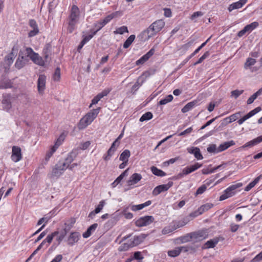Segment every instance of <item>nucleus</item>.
<instances>
[{
    "mask_svg": "<svg viewBox=\"0 0 262 262\" xmlns=\"http://www.w3.org/2000/svg\"><path fill=\"white\" fill-rule=\"evenodd\" d=\"M155 52V49L154 48H151L146 54L142 56L139 59L136 61V65L138 66L144 63L154 54Z\"/></svg>",
    "mask_w": 262,
    "mask_h": 262,
    "instance_id": "14",
    "label": "nucleus"
},
{
    "mask_svg": "<svg viewBox=\"0 0 262 262\" xmlns=\"http://www.w3.org/2000/svg\"><path fill=\"white\" fill-rule=\"evenodd\" d=\"M192 241L198 242L201 241L207 237V234L203 231H198L191 232Z\"/></svg>",
    "mask_w": 262,
    "mask_h": 262,
    "instance_id": "11",
    "label": "nucleus"
},
{
    "mask_svg": "<svg viewBox=\"0 0 262 262\" xmlns=\"http://www.w3.org/2000/svg\"><path fill=\"white\" fill-rule=\"evenodd\" d=\"M130 156V151L128 149H125L121 154L119 160L122 161L128 162Z\"/></svg>",
    "mask_w": 262,
    "mask_h": 262,
    "instance_id": "34",
    "label": "nucleus"
},
{
    "mask_svg": "<svg viewBox=\"0 0 262 262\" xmlns=\"http://www.w3.org/2000/svg\"><path fill=\"white\" fill-rule=\"evenodd\" d=\"M26 52L28 56H29L30 59H31L34 63L40 66H44L45 62H47L45 58L43 59L42 57L39 56L38 54L34 52L31 48H26Z\"/></svg>",
    "mask_w": 262,
    "mask_h": 262,
    "instance_id": "5",
    "label": "nucleus"
},
{
    "mask_svg": "<svg viewBox=\"0 0 262 262\" xmlns=\"http://www.w3.org/2000/svg\"><path fill=\"white\" fill-rule=\"evenodd\" d=\"M173 96L172 95H168L165 97V98L161 99L159 102L160 105H165L168 102H171L173 99Z\"/></svg>",
    "mask_w": 262,
    "mask_h": 262,
    "instance_id": "44",
    "label": "nucleus"
},
{
    "mask_svg": "<svg viewBox=\"0 0 262 262\" xmlns=\"http://www.w3.org/2000/svg\"><path fill=\"white\" fill-rule=\"evenodd\" d=\"M118 146L112 143L111 147L107 150L106 154L103 156V159L105 161H108L111 159V157L114 154Z\"/></svg>",
    "mask_w": 262,
    "mask_h": 262,
    "instance_id": "19",
    "label": "nucleus"
},
{
    "mask_svg": "<svg viewBox=\"0 0 262 262\" xmlns=\"http://www.w3.org/2000/svg\"><path fill=\"white\" fill-rule=\"evenodd\" d=\"M262 177V175H260L258 177H256L253 181L250 182L245 188V190L246 191H248L251 190L253 187H254L256 184L259 181L260 178Z\"/></svg>",
    "mask_w": 262,
    "mask_h": 262,
    "instance_id": "31",
    "label": "nucleus"
},
{
    "mask_svg": "<svg viewBox=\"0 0 262 262\" xmlns=\"http://www.w3.org/2000/svg\"><path fill=\"white\" fill-rule=\"evenodd\" d=\"M151 201L149 200L145 202L144 203L139 204V205H134L131 206L132 210L134 211H137L138 210H140L144 208L147 207L151 205Z\"/></svg>",
    "mask_w": 262,
    "mask_h": 262,
    "instance_id": "26",
    "label": "nucleus"
},
{
    "mask_svg": "<svg viewBox=\"0 0 262 262\" xmlns=\"http://www.w3.org/2000/svg\"><path fill=\"white\" fill-rule=\"evenodd\" d=\"M262 142V135L260 136H259L253 140L248 142L246 144H245L243 146H242V148H244L248 147H252L260 142Z\"/></svg>",
    "mask_w": 262,
    "mask_h": 262,
    "instance_id": "23",
    "label": "nucleus"
},
{
    "mask_svg": "<svg viewBox=\"0 0 262 262\" xmlns=\"http://www.w3.org/2000/svg\"><path fill=\"white\" fill-rule=\"evenodd\" d=\"M207 189V186L205 185H202L196 190L195 195H198L203 193Z\"/></svg>",
    "mask_w": 262,
    "mask_h": 262,
    "instance_id": "55",
    "label": "nucleus"
},
{
    "mask_svg": "<svg viewBox=\"0 0 262 262\" xmlns=\"http://www.w3.org/2000/svg\"><path fill=\"white\" fill-rule=\"evenodd\" d=\"M244 92V90H235L231 92V97L237 99Z\"/></svg>",
    "mask_w": 262,
    "mask_h": 262,
    "instance_id": "51",
    "label": "nucleus"
},
{
    "mask_svg": "<svg viewBox=\"0 0 262 262\" xmlns=\"http://www.w3.org/2000/svg\"><path fill=\"white\" fill-rule=\"evenodd\" d=\"M173 184V182L169 181L166 184H162L156 187L152 191V194L155 196L159 194L162 192L168 190Z\"/></svg>",
    "mask_w": 262,
    "mask_h": 262,
    "instance_id": "8",
    "label": "nucleus"
},
{
    "mask_svg": "<svg viewBox=\"0 0 262 262\" xmlns=\"http://www.w3.org/2000/svg\"><path fill=\"white\" fill-rule=\"evenodd\" d=\"M118 12H114L110 15H108L106 17H105L103 19L101 20V21L106 25L107 23H108L113 18L117 16L118 14Z\"/></svg>",
    "mask_w": 262,
    "mask_h": 262,
    "instance_id": "40",
    "label": "nucleus"
},
{
    "mask_svg": "<svg viewBox=\"0 0 262 262\" xmlns=\"http://www.w3.org/2000/svg\"><path fill=\"white\" fill-rule=\"evenodd\" d=\"M100 107L93 109L91 112L87 113L84 116L86 117L91 122L97 117L99 113Z\"/></svg>",
    "mask_w": 262,
    "mask_h": 262,
    "instance_id": "22",
    "label": "nucleus"
},
{
    "mask_svg": "<svg viewBox=\"0 0 262 262\" xmlns=\"http://www.w3.org/2000/svg\"><path fill=\"white\" fill-rule=\"evenodd\" d=\"M256 60L254 58H248L247 59H246V62L245 63V64H244V68L245 69H248L249 68H250V67H251L252 66H253L254 64H255V63H256Z\"/></svg>",
    "mask_w": 262,
    "mask_h": 262,
    "instance_id": "43",
    "label": "nucleus"
},
{
    "mask_svg": "<svg viewBox=\"0 0 262 262\" xmlns=\"http://www.w3.org/2000/svg\"><path fill=\"white\" fill-rule=\"evenodd\" d=\"M165 26V22L162 19H158L152 23L148 28L142 32V35L145 37L146 39L156 35Z\"/></svg>",
    "mask_w": 262,
    "mask_h": 262,
    "instance_id": "2",
    "label": "nucleus"
},
{
    "mask_svg": "<svg viewBox=\"0 0 262 262\" xmlns=\"http://www.w3.org/2000/svg\"><path fill=\"white\" fill-rule=\"evenodd\" d=\"M77 152L76 151H72L70 152L67 157L66 158L64 162H62L63 164H65V166L68 167L69 165L73 161L74 159L77 157Z\"/></svg>",
    "mask_w": 262,
    "mask_h": 262,
    "instance_id": "17",
    "label": "nucleus"
},
{
    "mask_svg": "<svg viewBox=\"0 0 262 262\" xmlns=\"http://www.w3.org/2000/svg\"><path fill=\"white\" fill-rule=\"evenodd\" d=\"M46 77L44 75H39L37 80V89L40 94H42L46 88Z\"/></svg>",
    "mask_w": 262,
    "mask_h": 262,
    "instance_id": "13",
    "label": "nucleus"
},
{
    "mask_svg": "<svg viewBox=\"0 0 262 262\" xmlns=\"http://www.w3.org/2000/svg\"><path fill=\"white\" fill-rule=\"evenodd\" d=\"M128 169L123 171L112 184L113 187H115L118 184L120 183L123 178L127 175Z\"/></svg>",
    "mask_w": 262,
    "mask_h": 262,
    "instance_id": "33",
    "label": "nucleus"
},
{
    "mask_svg": "<svg viewBox=\"0 0 262 262\" xmlns=\"http://www.w3.org/2000/svg\"><path fill=\"white\" fill-rule=\"evenodd\" d=\"M192 131H193V127L191 126V127H190L187 128L183 132H182L180 133H179L178 134V136H187V135L190 134V133H191L192 132Z\"/></svg>",
    "mask_w": 262,
    "mask_h": 262,
    "instance_id": "59",
    "label": "nucleus"
},
{
    "mask_svg": "<svg viewBox=\"0 0 262 262\" xmlns=\"http://www.w3.org/2000/svg\"><path fill=\"white\" fill-rule=\"evenodd\" d=\"M26 48L24 50H20L18 54V57H20V60L23 61L26 64L29 61V56H28V54L26 53Z\"/></svg>",
    "mask_w": 262,
    "mask_h": 262,
    "instance_id": "30",
    "label": "nucleus"
},
{
    "mask_svg": "<svg viewBox=\"0 0 262 262\" xmlns=\"http://www.w3.org/2000/svg\"><path fill=\"white\" fill-rule=\"evenodd\" d=\"M154 221V217L151 215H146L138 219L135 221V225L139 227L147 226Z\"/></svg>",
    "mask_w": 262,
    "mask_h": 262,
    "instance_id": "6",
    "label": "nucleus"
},
{
    "mask_svg": "<svg viewBox=\"0 0 262 262\" xmlns=\"http://www.w3.org/2000/svg\"><path fill=\"white\" fill-rule=\"evenodd\" d=\"M219 237H215L206 242L203 247V249H209L214 248L219 243Z\"/></svg>",
    "mask_w": 262,
    "mask_h": 262,
    "instance_id": "20",
    "label": "nucleus"
},
{
    "mask_svg": "<svg viewBox=\"0 0 262 262\" xmlns=\"http://www.w3.org/2000/svg\"><path fill=\"white\" fill-rule=\"evenodd\" d=\"M199 51L197 49H196L192 53H191L188 57H187L186 59H185L181 63L180 66H184L186 64L192 57H193L195 54H196Z\"/></svg>",
    "mask_w": 262,
    "mask_h": 262,
    "instance_id": "56",
    "label": "nucleus"
},
{
    "mask_svg": "<svg viewBox=\"0 0 262 262\" xmlns=\"http://www.w3.org/2000/svg\"><path fill=\"white\" fill-rule=\"evenodd\" d=\"M152 173L158 177H164L166 175V173L162 170L158 169L157 167L152 166L150 168Z\"/></svg>",
    "mask_w": 262,
    "mask_h": 262,
    "instance_id": "32",
    "label": "nucleus"
},
{
    "mask_svg": "<svg viewBox=\"0 0 262 262\" xmlns=\"http://www.w3.org/2000/svg\"><path fill=\"white\" fill-rule=\"evenodd\" d=\"M67 233L68 232L64 229L60 232L59 236L56 238V241L58 242V244H59L63 240Z\"/></svg>",
    "mask_w": 262,
    "mask_h": 262,
    "instance_id": "57",
    "label": "nucleus"
},
{
    "mask_svg": "<svg viewBox=\"0 0 262 262\" xmlns=\"http://www.w3.org/2000/svg\"><path fill=\"white\" fill-rule=\"evenodd\" d=\"M242 183H237L230 186L224 191L223 193L220 196L219 200L222 201L233 196L236 193L237 189L242 187Z\"/></svg>",
    "mask_w": 262,
    "mask_h": 262,
    "instance_id": "3",
    "label": "nucleus"
},
{
    "mask_svg": "<svg viewBox=\"0 0 262 262\" xmlns=\"http://www.w3.org/2000/svg\"><path fill=\"white\" fill-rule=\"evenodd\" d=\"M198 101L197 100H193L188 103L186 104L184 107L182 109V112L183 113L188 112L190 110H192L195 105H197Z\"/></svg>",
    "mask_w": 262,
    "mask_h": 262,
    "instance_id": "29",
    "label": "nucleus"
},
{
    "mask_svg": "<svg viewBox=\"0 0 262 262\" xmlns=\"http://www.w3.org/2000/svg\"><path fill=\"white\" fill-rule=\"evenodd\" d=\"M202 166V164H200L199 163H195L193 165H191L189 166H187L190 170H191V173L195 171L199 168Z\"/></svg>",
    "mask_w": 262,
    "mask_h": 262,
    "instance_id": "53",
    "label": "nucleus"
},
{
    "mask_svg": "<svg viewBox=\"0 0 262 262\" xmlns=\"http://www.w3.org/2000/svg\"><path fill=\"white\" fill-rule=\"evenodd\" d=\"M75 222L76 221L74 218H71L69 221L64 223L65 228H64V230L68 232L73 227Z\"/></svg>",
    "mask_w": 262,
    "mask_h": 262,
    "instance_id": "36",
    "label": "nucleus"
},
{
    "mask_svg": "<svg viewBox=\"0 0 262 262\" xmlns=\"http://www.w3.org/2000/svg\"><path fill=\"white\" fill-rule=\"evenodd\" d=\"M241 114V112H238L230 116L229 122H233L236 120L240 117Z\"/></svg>",
    "mask_w": 262,
    "mask_h": 262,
    "instance_id": "58",
    "label": "nucleus"
},
{
    "mask_svg": "<svg viewBox=\"0 0 262 262\" xmlns=\"http://www.w3.org/2000/svg\"><path fill=\"white\" fill-rule=\"evenodd\" d=\"M261 110V107H256L255 108L253 109V110L251 111L250 112H249L247 115L249 117V118H251V117H252L253 116H254V115H255L256 114H257V113H258Z\"/></svg>",
    "mask_w": 262,
    "mask_h": 262,
    "instance_id": "62",
    "label": "nucleus"
},
{
    "mask_svg": "<svg viewBox=\"0 0 262 262\" xmlns=\"http://www.w3.org/2000/svg\"><path fill=\"white\" fill-rule=\"evenodd\" d=\"M247 2V0H239L238 2L230 4L228 8L229 12L242 8Z\"/></svg>",
    "mask_w": 262,
    "mask_h": 262,
    "instance_id": "16",
    "label": "nucleus"
},
{
    "mask_svg": "<svg viewBox=\"0 0 262 262\" xmlns=\"http://www.w3.org/2000/svg\"><path fill=\"white\" fill-rule=\"evenodd\" d=\"M29 26L32 28V30L28 33L29 37H33L39 33V29L36 21L33 19H30L29 23Z\"/></svg>",
    "mask_w": 262,
    "mask_h": 262,
    "instance_id": "15",
    "label": "nucleus"
},
{
    "mask_svg": "<svg viewBox=\"0 0 262 262\" xmlns=\"http://www.w3.org/2000/svg\"><path fill=\"white\" fill-rule=\"evenodd\" d=\"M104 26L105 25L101 21V20L99 21H97L95 24V27L96 28V30L93 31V32H95L96 34L97 32L101 30Z\"/></svg>",
    "mask_w": 262,
    "mask_h": 262,
    "instance_id": "60",
    "label": "nucleus"
},
{
    "mask_svg": "<svg viewBox=\"0 0 262 262\" xmlns=\"http://www.w3.org/2000/svg\"><path fill=\"white\" fill-rule=\"evenodd\" d=\"M190 173H191V170H190L189 169V168H188V167L187 166L183 169L182 172L181 173H180L178 175L177 177H178V178H182V177H183L184 176H186Z\"/></svg>",
    "mask_w": 262,
    "mask_h": 262,
    "instance_id": "54",
    "label": "nucleus"
},
{
    "mask_svg": "<svg viewBox=\"0 0 262 262\" xmlns=\"http://www.w3.org/2000/svg\"><path fill=\"white\" fill-rule=\"evenodd\" d=\"M91 123L92 122L90 121H89V120L86 117L84 116L80 119L78 124V127L80 129H84L89 125H90Z\"/></svg>",
    "mask_w": 262,
    "mask_h": 262,
    "instance_id": "28",
    "label": "nucleus"
},
{
    "mask_svg": "<svg viewBox=\"0 0 262 262\" xmlns=\"http://www.w3.org/2000/svg\"><path fill=\"white\" fill-rule=\"evenodd\" d=\"M21 148L16 146H13L12 149L11 160L14 162H17L22 159Z\"/></svg>",
    "mask_w": 262,
    "mask_h": 262,
    "instance_id": "9",
    "label": "nucleus"
},
{
    "mask_svg": "<svg viewBox=\"0 0 262 262\" xmlns=\"http://www.w3.org/2000/svg\"><path fill=\"white\" fill-rule=\"evenodd\" d=\"M80 16V10L78 7L74 5L72 6L70 14L67 18V30L71 33L76 28Z\"/></svg>",
    "mask_w": 262,
    "mask_h": 262,
    "instance_id": "1",
    "label": "nucleus"
},
{
    "mask_svg": "<svg viewBox=\"0 0 262 262\" xmlns=\"http://www.w3.org/2000/svg\"><path fill=\"white\" fill-rule=\"evenodd\" d=\"M174 231L172 223H171L168 226L164 227L162 230V233L163 234H166L170 233Z\"/></svg>",
    "mask_w": 262,
    "mask_h": 262,
    "instance_id": "46",
    "label": "nucleus"
},
{
    "mask_svg": "<svg viewBox=\"0 0 262 262\" xmlns=\"http://www.w3.org/2000/svg\"><path fill=\"white\" fill-rule=\"evenodd\" d=\"M142 179V176L140 174L135 173L131 176L129 180L128 181L127 183L128 185H133L137 184Z\"/></svg>",
    "mask_w": 262,
    "mask_h": 262,
    "instance_id": "21",
    "label": "nucleus"
},
{
    "mask_svg": "<svg viewBox=\"0 0 262 262\" xmlns=\"http://www.w3.org/2000/svg\"><path fill=\"white\" fill-rule=\"evenodd\" d=\"M213 206V204L212 203H206L202 205L199 208V211H200L201 214H203L204 212H206L211 209Z\"/></svg>",
    "mask_w": 262,
    "mask_h": 262,
    "instance_id": "38",
    "label": "nucleus"
},
{
    "mask_svg": "<svg viewBox=\"0 0 262 262\" xmlns=\"http://www.w3.org/2000/svg\"><path fill=\"white\" fill-rule=\"evenodd\" d=\"M12 96L11 94H4L2 96V107L6 111H9L12 107Z\"/></svg>",
    "mask_w": 262,
    "mask_h": 262,
    "instance_id": "7",
    "label": "nucleus"
},
{
    "mask_svg": "<svg viewBox=\"0 0 262 262\" xmlns=\"http://www.w3.org/2000/svg\"><path fill=\"white\" fill-rule=\"evenodd\" d=\"M97 227H98V224H97V223L93 224V225L90 226L88 228L86 231L83 233V234H82L83 237L85 238L90 237L92 233L95 231V230L96 229Z\"/></svg>",
    "mask_w": 262,
    "mask_h": 262,
    "instance_id": "25",
    "label": "nucleus"
},
{
    "mask_svg": "<svg viewBox=\"0 0 262 262\" xmlns=\"http://www.w3.org/2000/svg\"><path fill=\"white\" fill-rule=\"evenodd\" d=\"M181 253V250L179 247L175 248L174 249L168 251V255L170 257H176Z\"/></svg>",
    "mask_w": 262,
    "mask_h": 262,
    "instance_id": "41",
    "label": "nucleus"
},
{
    "mask_svg": "<svg viewBox=\"0 0 262 262\" xmlns=\"http://www.w3.org/2000/svg\"><path fill=\"white\" fill-rule=\"evenodd\" d=\"M147 236V234H141L138 236H134L133 241H129L127 243H124L123 245L122 250H127L129 248L136 246L143 242L144 239Z\"/></svg>",
    "mask_w": 262,
    "mask_h": 262,
    "instance_id": "4",
    "label": "nucleus"
},
{
    "mask_svg": "<svg viewBox=\"0 0 262 262\" xmlns=\"http://www.w3.org/2000/svg\"><path fill=\"white\" fill-rule=\"evenodd\" d=\"M135 38L136 36L135 35L133 34L130 35L124 42L123 48L125 49L128 48L134 41Z\"/></svg>",
    "mask_w": 262,
    "mask_h": 262,
    "instance_id": "39",
    "label": "nucleus"
},
{
    "mask_svg": "<svg viewBox=\"0 0 262 262\" xmlns=\"http://www.w3.org/2000/svg\"><path fill=\"white\" fill-rule=\"evenodd\" d=\"M51 49L52 47L50 43L46 44L43 48L42 54L46 62L48 61L49 57L51 54Z\"/></svg>",
    "mask_w": 262,
    "mask_h": 262,
    "instance_id": "24",
    "label": "nucleus"
},
{
    "mask_svg": "<svg viewBox=\"0 0 262 262\" xmlns=\"http://www.w3.org/2000/svg\"><path fill=\"white\" fill-rule=\"evenodd\" d=\"M26 64V63L25 62L20 60V57H18L15 63V66L18 69H20L22 68H23Z\"/></svg>",
    "mask_w": 262,
    "mask_h": 262,
    "instance_id": "52",
    "label": "nucleus"
},
{
    "mask_svg": "<svg viewBox=\"0 0 262 262\" xmlns=\"http://www.w3.org/2000/svg\"><path fill=\"white\" fill-rule=\"evenodd\" d=\"M60 78V69L59 67H57L54 72L53 76V79L54 81H58Z\"/></svg>",
    "mask_w": 262,
    "mask_h": 262,
    "instance_id": "50",
    "label": "nucleus"
},
{
    "mask_svg": "<svg viewBox=\"0 0 262 262\" xmlns=\"http://www.w3.org/2000/svg\"><path fill=\"white\" fill-rule=\"evenodd\" d=\"M80 234L77 232H72L68 239V244L72 246L73 244L78 242L79 239Z\"/></svg>",
    "mask_w": 262,
    "mask_h": 262,
    "instance_id": "18",
    "label": "nucleus"
},
{
    "mask_svg": "<svg viewBox=\"0 0 262 262\" xmlns=\"http://www.w3.org/2000/svg\"><path fill=\"white\" fill-rule=\"evenodd\" d=\"M12 87V83L10 80H2L0 82V89H5Z\"/></svg>",
    "mask_w": 262,
    "mask_h": 262,
    "instance_id": "37",
    "label": "nucleus"
},
{
    "mask_svg": "<svg viewBox=\"0 0 262 262\" xmlns=\"http://www.w3.org/2000/svg\"><path fill=\"white\" fill-rule=\"evenodd\" d=\"M95 35V32H92V34H89L88 35L83 36V39L81 40L85 44L88 42L94 35Z\"/></svg>",
    "mask_w": 262,
    "mask_h": 262,
    "instance_id": "63",
    "label": "nucleus"
},
{
    "mask_svg": "<svg viewBox=\"0 0 262 262\" xmlns=\"http://www.w3.org/2000/svg\"><path fill=\"white\" fill-rule=\"evenodd\" d=\"M67 168L65 164H63L62 162H58L53 169L52 174L55 177H59Z\"/></svg>",
    "mask_w": 262,
    "mask_h": 262,
    "instance_id": "12",
    "label": "nucleus"
},
{
    "mask_svg": "<svg viewBox=\"0 0 262 262\" xmlns=\"http://www.w3.org/2000/svg\"><path fill=\"white\" fill-rule=\"evenodd\" d=\"M234 145H235V142L233 140H231L228 142H225L223 144L220 145V146L218 147V151L220 152L223 151H224L229 147H230V146H233Z\"/></svg>",
    "mask_w": 262,
    "mask_h": 262,
    "instance_id": "27",
    "label": "nucleus"
},
{
    "mask_svg": "<svg viewBox=\"0 0 262 262\" xmlns=\"http://www.w3.org/2000/svg\"><path fill=\"white\" fill-rule=\"evenodd\" d=\"M153 117L152 114L150 112H148L144 114L140 118V122H143L145 121L149 120L151 119H152Z\"/></svg>",
    "mask_w": 262,
    "mask_h": 262,
    "instance_id": "45",
    "label": "nucleus"
},
{
    "mask_svg": "<svg viewBox=\"0 0 262 262\" xmlns=\"http://www.w3.org/2000/svg\"><path fill=\"white\" fill-rule=\"evenodd\" d=\"M258 26V23L256 21L253 22L250 24L246 25L245 28L247 32H251Z\"/></svg>",
    "mask_w": 262,
    "mask_h": 262,
    "instance_id": "47",
    "label": "nucleus"
},
{
    "mask_svg": "<svg viewBox=\"0 0 262 262\" xmlns=\"http://www.w3.org/2000/svg\"><path fill=\"white\" fill-rule=\"evenodd\" d=\"M262 260V251L256 255L251 260V262H259Z\"/></svg>",
    "mask_w": 262,
    "mask_h": 262,
    "instance_id": "64",
    "label": "nucleus"
},
{
    "mask_svg": "<svg viewBox=\"0 0 262 262\" xmlns=\"http://www.w3.org/2000/svg\"><path fill=\"white\" fill-rule=\"evenodd\" d=\"M128 29L126 26H123L116 29V31L114 32V34H123L125 32H128Z\"/></svg>",
    "mask_w": 262,
    "mask_h": 262,
    "instance_id": "48",
    "label": "nucleus"
},
{
    "mask_svg": "<svg viewBox=\"0 0 262 262\" xmlns=\"http://www.w3.org/2000/svg\"><path fill=\"white\" fill-rule=\"evenodd\" d=\"M59 234L58 231H55L51 234H49L47 237L38 246V249H41L42 248H47L49 245L52 242L53 238Z\"/></svg>",
    "mask_w": 262,
    "mask_h": 262,
    "instance_id": "10",
    "label": "nucleus"
},
{
    "mask_svg": "<svg viewBox=\"0 0 262 262\" xmlns=\"http://www.w3.org/2000/svg\"><path fill=\"white\" fill-rule=\"evenodd\" d=\"M179 239L181 241V243H185L191 241V232L180 236Z\"/></svg>",
    "mask_w": 262,
    "mask_h": 262,
    "instance_id": "42",
    "label": "nucleus"
},
{
    "mask_svg": "<svg viewBox=\"0 0 262 262\" xmlns=\"http://www.w3.org/2000/svg\"><path fill=\"white\" fill-rule=\"evenodd\" d=\"M207 151L209 153L217 154L220 152L218 151V147H216L215 144H210L207 147Z\"/></svg>",
    "mask_w": 262,
    "mask_h": 262,
    "instance_id": "49",
    "label": "nucleus"
},
{
    "mask_svg": "<svg viewBox=\"0 0 262 262\" xmlns=\"http://www.w3.org/2000/svg\"><path fill=\"white\" fill-rule=\"evenodd\" d=\"M193 155L198 160H202L203 159V157L201 153L200 148L197 147H195V151H194Z\"/></svg>",
    "mask_w": 262,
    "mask_h": 262,
    "instance_id": "61",
    "label": "nucleus"
},
{
    "mask_svg": "<svg viewBox=\"0 0 262 262\" xmlns=\"http://www.w3.org/2000/svg\"><path fill=\"white\" fill-rule=\"evenodd\" d=\"M262 93V88L257 91L256 93L253 94L249 99L247 100V103L250 104L253 102L255 99Z\"/></svg>",
    "mask_w": 262,
    "mask_h": 262,
    "instance_id": "35",
    "label": "nucleus"
}]
</instances>
